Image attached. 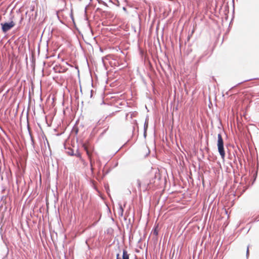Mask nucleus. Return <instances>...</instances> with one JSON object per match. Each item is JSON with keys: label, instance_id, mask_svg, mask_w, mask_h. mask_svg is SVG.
<instances>
[{"label": "nucleus", "instance_id": "1", "mask_svg": "<svg viewBox=\"0 0 259 259\" xmlns=\"http://www.w3.org/2000/svg\"><path fill=\"white\" fill-rule=\"evenodd\" d=\"M218 151L221 156L224 159L225 156V152L224 148V141L221 134H219L218 135Z\"/></svg>", "mask_w": 259, "mask_h": 259}, {"label": "nucleus", "instance_id": "2", "mask_svg": "<svg viewBox=\"0 0 259 259\" xmlns=\"http://www.w3.org/2000/svg\"><path fill=\"white\" fill-rule=\"evenodd\" d=\"M1 25L3 32L6 33L15 26V23L12 21L9 23H1Z\"/></svg>", "mask_w": 259, "mask_h": 259}, {"label": "nucleus", "instance_id": "3", "mask_svg": "<svg viewBox=\"0 0 259 259\" xmlns=\"http://www.w3.org/2000/svg\"><path fill=\"white\" fill-rule=\"evenodd\" d=\"M116 259H129V254L125 249L123 250L122 258L119 256V254H116Z\"/></svg>", "mask_w": 259, "mask_h": 259}, {"label": "nucleus", "instance_id": "4", "mask_svg": "<svg viewBox=\"0 0 259 259\" xmlns=\"http://www.w3.org/2000/svg\"><path fill=\"white\" fill-rule=\"evenodd\" d=\"M119 208H118V213L119 215L122 216L124 209H123V208L121 204H119Z\"/></svg>", "mask_w": 259, "mask_h": 259}, {"label": "nucleus", "instance_id": "5", "mask_svg": "<svg viewBox=\"0 0 259 259\" xmlns=\"http://www.w3.org/2000/svg\"><path fill=\"white\" fill-rule=\"evenodd\" d=\"M28 132H29V136H30V140H31V141L32 145L33 146L34 144V140H33L32 136V135L31 134V132H30V128H29L28 125Z\"/></svg>", "mask_w": 259, "mask_h": 259}, {"label": "nucleus", "instance_id": "6", "mask_svg": "<svg viewBox=\"0 0 259 259\" xmlns=\"http://www.w3.org/2000/svg\"><path fill=\"white\" fill-rule=\"evenodd\" d=\"M66 152L69 155H71V156H73L74 155L73 150L72 149H71V148H68L67 149V151Z\"/></svg>", "mask_w": 259, "mask_h": 259}, {"label": "nucleus", "instance_id": "7", "mask_svg": "<svg viewBox=\"0 0 259 259\" xmlns=\"http://www.w3.org/2000/svg\"><path fill=\"white\" fill-rule=\"evenodd\" d=\"M73 156H75L76 157H78V158H81V154L78 151V150H77L76 151L75 153L74 152V155Z\"/></svg>", "mask_w": 259, "mask_h": 259}, {"label": "nucleus", "instance_id": "8", "mask_svg": "<svg viewBox=\"0 0 259 259\" xmlns=\"http://www.w3.org/2000/svg\"><path fill=\"white\" fill-rule=\"evenodd\" d=\"M83 147L84 149L86 151L87 154H88V156L90 157V154L89 150H88L87 146L85 144H83Z\"/></svg>", "mask_w": 259, "mask_h": 259}, {"label": "nucleus", "instance_id": "9", "mask_svg": "<svg viewBox=\"0 0 259 259\" xmlns=\"http://www.w3.org/2000/svg\"><path fill=\"white\" fill-rule=\"evenodd\" d=\"M147 127H148V123L146 121H145V124H144V136H146V132Z\"/></svg>", "mask_w": 259, "mask_h": 259}, {"label": "nucleus", "instance_id": "10", "mask_svg": "<svg viewBox=\"0 0 259 259\" xmlns=\"http://www.w3.org/2000/svg\"><path fill=\"white\" fill-rule=\"evenodd\" d=\"M136 184L137 185L138 189H140L141 184V182L139 180H137L136 181Z\"/></svg>", "mask_w": 259, "mask_h": 259}, {"label": "nucleus", "instance_id": "11", "mask_svg": "<svg viewBox=\"0 0 259 259\" xmlns=\"http://www.w3.org/2000/svg\"><path fill=\"white\" fill-rule=\"evenodd\" d=\"M246 257L248 258V255H249V245H248L247 247V250H246Z\"/></svg>", "mask_w": 259, "mask_h": 259}, {"label": "nucleus", "instance_id": "12", "mask_svg": "<svg viewBox=\"0 0 259 259\" xmlns=\"http://www.w3.org/2000/svg\"><path fill=\"white\" fill-rule=\"evenodd\" d=\"M259 220V218H256L255 219H254V221H258Z\"/></svg>", "mask_w": 259, "mask_h": 259}, {"label": "nucleus", "instance_id": "13", "mask_svg": "<svg viewBox=\"0 0 259 259\" xmlns=\"http://www.w3.org/2000/svg\"><path fill=\"white\" fill-rule=\"evenodd\" d=\"M100 10V9H99V8H97V11H98V10Z\"/></svg>", "mask_w": 259, "mask_h": 259}, {"label": "nucleus", "instance_id": "14", "mask_svg": "<svg viewBox=\"0 0 259 259\" xmlns=\"http://www.w3.org/2000/svg\"><path fill=\"white\" fill-rule=\"evenodd\" d=\"M90 163H91V164L92 165V160H91Z\"/></svg>", "mask_w": 259, "mask_h": 259}, {"label": "nucleus", "instance_id": "15", "mask_svg": "<svg viewBox=\"0 0 259 259\" xmlns=\"http://www.w3.org/2000/svg\"><path fill=\"white\" fill-rule=\"evenodd\" d=\"M22 19H23V18H22V17H21V21H22Z\"/></svg>", "mask_w": 259, "mask_h": 259}, {"label": "nucleus", "instance_id": "16", "mask_svg": "<svg viewBox=\"0 0 259 259\" xmlns=\"http://www.w3.org/2000/svg\"><path fill=\"white\" fill-rule=\"evenodd\" d=\"M98 1H99V3H100V0H98Z\"/></svg>", "mask_w": 259, "mask_h": 259}, {"label": "nucleus", "instance_id": "17", "mask_svg": "<svg viewBox=\"0 0 259 259\" xmlns=\"http://www.w3.org/2000/svg\"><path fill=\"white\" fill-rule=\"evenodd\" d=\"M79 1H81V0H79Z\"/></svg>", "mask_w": 259, "mask_h": 259}]
</instances>
